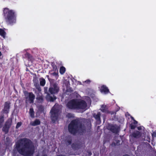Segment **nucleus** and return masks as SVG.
<instances>
[{
  "label": "nucleus",
  "instance_id": "c756f323",
  "mask_svg": "<svg viewBox=\"0 0 156 156\" xmlns=\"http://www.w3.org/2000/svg\"><path fill=\"white\" fill-rule=\"evenodd\" d=\"M90 80H87L85 81L84 82L87 83H89L90 82Z\"/></svg>",
  "mask_w": 156,
  "mask_h": 156
},
{
  "label": "nucleus",
  "instance_id": "7c9ffc66",
  "mask_svg": "<svg viewBox=\"0 0 156 156\" xmlns=\"http://www.w3.org/2000/svg\"><path fill=\"white\" fill-rule=\"evenodd\" d=\"M138 129L139 130H140L141 129L140 127H139L138 128Z\"/></svg>",
  "mask_w": 156,
  "mask_h": 156
},
{
  "label": "nucleus",
  "instance_id": "412c9836",
  "mask_svg": "<svg viewBox=\"0 0 156 156\" xmlns=\"http://www.w3.org/2000/svg\"><path fill=\"white\" fill-rule=\"evenodd\" d=\"M4 121V117L3 116L0 118V128L2 126V124Z\"/></svg>",
  "mask_w": 156,
  "mask_h": 156
},
{
  "label": "nucleus",
  "instance_id": "a878e982",
  "mask_svg": "<svg viewBox=\"0 0 156 156\" xmlns=\"http://www.w3.org/2000/svg\"><path fill=\"white\" fill-rule=\"evenodd\" d=\"M71 141L70 140H68L67 142H66V144L67 145H69L71 144Z\"/></svg>",
  "mask_w": 156,
  "mask_h": 156
},
{
  "label": "nucleus",
  "instance_id": "423d86ee",
  "mask_svg": "<svg viewBox=\"0 0 156 156\" xmlns=\"http://www.w3.org/2000/svg\"><path fill=\"white\" fill-rule=\"evenodd\" d=\"M59 90V88L56 83H51L49 91L51 94L57 93Z\"/></svg>",
  "mask_w": 156,
  "mask_h": 156
},
{
  "label": "nucleus",
  "instance_id": "b1692460",
  "mask_svg": "<svg viewBox=\"0 0 156 156\" xmlns=\"http://www.w3.org/2000/svg\"><path fill=\"white\" fill-rule=\"evenodd\" d=\"M67 117L69 118H71L72 117H73V114H70V113H68L67 115Z\"/></svg>",
  "mask_w": 156,
  "mask_h": 156
},
{
  "label": "nucleus",
  "instance_id": "aec40b11",
  "mask_svg": "<svg viewBox=\"0 0 156 156\" xmlns=\"http://www.w3.org/2000/svg\"><path fill=\"white\" fill-rule=\"evenodd\" d=\"M65 71V68L63 67H61L60 69V72L61 74H63Z\"/></svg>",
  "mask_w": 156,
  "mask_h": 156
},
{
  "label": "nucleus",
  "instance_id": "f257e3e1",
  "mask_svg": "<svg viewBox=\"0 0 156 156\" xmlns=\"http://www.w3.org/2000/svg\"><path fill=\"white\" fill-rule=\"evenodd\" d=\"M16 147L19 153L24 155H31L34 151L33 144L30 140L27 139L19 140L16 143Z\"/></svg>",
  "mask_w": 156,
  "mask_h": 156
},
{
  "label": "nucleus",
  "instance_id": "cd10ccee",
  "mask_svg": "<svg viewBox=\"0 0 156 156\" xmlns=\"http://www.w3.org/2000/svg\"><path fill=\"white\" fill-rule=\"evenodd\" d=\"M119 141H118L116 143V144H115V142L114 143V145H118L119 144Z\"/></svg>",
  "mask_w": 156,
  "mask_h": 156
},
{
  "label": "nucleus",
  "instance_id": "6e6552de",
  "mask_svg": "<svg viewBox=\"0 0 156 156\" xmlns=\"http://www.w3.org/2000/svg\"><path fill=\"white\" fill-rule=\"evenodd\" d=\"M12 122V119H9L6 122L5 126L3 127L2 129L3 131H4L6 133L8 132L9 129L11 125Z\"/></svg>",
  "mask_w": 156,
  "mask_h": 156
},
{
  "label": "nucleus",
  "instance_id": "7ed1b4c3",
  "mask_svg": "<svg viewBox=\"0 0 156 156\" xmlns=\"http://www.w3.org/2000/svg\"><path fill=\"white\" fill-rule=\"evenodd\" d=\"M87 105L84 101L81 100L73 99L69 101L67 106L70 109H86Z\"/></svg>",
  "mask_w": 156,
  "mask_h": 156
},
{
  "label": "nucleus",
  "instance_id": "ddd939ff",
  "mask_svg": "<svg viewBox=\"0 0 156 156\" xmlns=\"http://www.w3.org/2000/svg\"><path fill=\"white\" fill-rule=\"evenodd\" d=\"M0 35L4 38L5 37L6 32L4 30L1 28H0Z\"/></svg>",
  "mask_w": 156,
  "mask_h": 156
},
{
  "label": "nucleus",
  "instance_id": "1a4fd4ad",
  "mask_svg": "<svg viewBox=\"0 0 156 156\" xmlns=\"http://www.w3.org/2000/svg\"><path fill=\"white\" fill-rule=\"evenodd\" d=\"M36 88L38 90L39 92L37 94V97L36 99L39 102H41L43 101V98L42 94L40 92V91L41 90V88L38 85L36 87Z\"/></svg>",
  "mask_w": 156,
  "mask_h": 156
},
{
  "label": "nucleus",
  "instance_id": "39448f33",
  "mask_svg": "<svg viewBox=\"0 0 156 156\" xmlns=\"http://www.w3.org/2000/svg\"><path fill=\"white\" fill-rule=\"evenodd\" d=\"M58 104H55L52 108L51 111V118L52 122L54 123L57 119V116L58 115Z\"/></svg>",
  "mask_w": 156,
  "mask_h": 156
},
{
  "label": "nucleus",
  "instance_id": "c85d7f7f",
  "mask_svg": "<svg viewBox=\"0 0 156 156\" xmlns=\"http://www.w3.org/2000/svg\"><path fill=\"white\" fill-rule=\"evenodd\" d=\"M152 135L153 136H154V137H156V132H153L152 134Z\"/></svg>",
  "mask_w": 156,
  "mask_h": 156
},
{
  "label": "nucleus",
  "instance_id": "2f4dec72",
  "mask_svg": "<svg viewBox=\"0 0 156 156\" xmlns=\"http://www.w3.org/2000/svg\"><path fill=\"white\" fill-rule=\"evenodd\" d=\"M1 55H2V53H1V51H0V56H1Z\"/></svg>",
  "mask_w": 156,
  "mask_h": 156
},
{
  "label": "nucleus",
  "instance_id": "f8f14e48",
  "mask_svg": "<svg viewBox=\"0 0 156 156\" xmlns=\"http://www.w3.org/2000/svg\"><path fill=\"white\" fill-rule=\"evenodd\" d=\"M100 91L101 92H103L105 94L108 93L109 91V90L107 88L104 86H103L101 87L100 89Z\"/></svg>",
  "mask_w": 156,
  "mask_h": 156
},
{
  "label": "nucleus",
  "instance_id": "6ab92c4d",
  "mask_svg": "<svg viewBox=\"0 0 156 156\" xmlns=\"http://www.w3.org/2000/svg\"><path fill=\"white\" fill-rule=\"evenodd\" d=\"M100 113H98L97 115L94 114V116L96 119L99 120L100 119Z\"/></svg>",
  "mask_w": 156,
  "mask_h": 156
},
{
  "label": "nucleus",
  "instance_id": "bb28decb",
  "mask_svg": "<svg viewBox=\"0 0 156 156\" xmlns=\"http://www.w3.org/2000/svg\"><path fill=\"white\" fill-rule=\"evenodd\" d=\"M136 126L134 125H131V129H134L135 128Z\"/></svg>",
  "mask_w": 156,
  "mask_h": 156
},
{
  "label": "nucleus",
  "instance_id": "9d476101",
  "mask_svg": "<svg viewBox=\"0 0 156 156\" xmlns=\"http://www.w3.org/2000/svg\"><path fill=\"white\" fill-rule=\"evenodd\" d=\"M9 103L8 102H5L4 108L3 111V113H8L9 112Z\"/></svg>",
  "mask_w": 156,
  "mask_h": 156
},
{
  "label": "nucleus",
  "instance_id": "dca6fc26",
  "mask_svg": "<svg viewBox=\"0 0 156 156\" xmlns=\"http://www.w3.org/2000/svg\"><path fill=\"white\" fill-rule=\"evenodd\" d=\"M107 108L106 106L105 105H102L100 108L101 110L103 112H105L106 111Z\"/></svg>",
  "mask_w": 156,
  "mask_h": 156
},
{
  "label": "nucleus",
  "instance_id": "f03ea898",
  "mask_svg": "<svg viewBox=\"0 0 156 156\" xmlns=\"http://www.w3.org/2000/svg\"><path fill=\"white\" fill-rule=\"evenodd\" d=\"M3 16L6 22L8 24L12 25L16 23V16L15 12L5 8L3 10Z\"/></svg>",
  "mask_w": 156,
  "mask_h": 156
},
{
  "label": "nucleus",
  "instance_id": "4468645a",
  "mask_svg": "<svg viewBox=\"0 0 156 156\" xmlns=\"http://www.w3.org/2000/svg\"><path fill=\"white\" fill-rule=\"evenodd\" d=\"M40 121L39 120L36 119L34 122H31L30 124L33 126H35L40 124Z\"/></svg>",
  "mask_w": 156,
  "mask_h": 156
},
{
  "label": "nucleus",
  "instance_id": "473e14b6",
  "mask_svg": "<svg viewBox=\"0 0 156 156\" xmlns=\"http://www.w3.org/2000/svg\"><path fill=\"white\" fill-rule=\"evenodd\" d=\"M43 156H47V155H44Z\"/></svg>",
  "mask_w": 156,
  "mask_h": 156
},
{
  "label": "nucleus",
  "instance_id": "20e7f679",
  "mask_svg": "<svg viewBox=\"0 0 156 156\" xmlns=\"http://www.w3.org/2000/svg\"><path fill=\"white\" fill-rule=\"evenodd\" d=\"M85 130L84 125L78 124L76 121H72L69 126V131L71 133L74 134L77 132L82 133Z\"/></svg>",
  "mask_w": 156,
  "mask_h": 156
},
{
  "label": "nucleus",
  "instance_id": "9b49d317",
  "mask_svg": "<svg viewBox=\"0 0 156 156\" xmlns=\"http://www.w3.org/2000/svg\"><path fill=\"white\" fill-rule=\"evenodd\" d=\"M46 98L48 100L51 101H53L56 98V97L54 96L51 97L49 94H48L46 96Z\"/></svg>",
  "mask_w": 156,
  "mask_h": 156
},
{
  "label": "nucleus",
  "instance_id": "5701e85b",
  "mask_svg": "<svg viewBox=\"0 0 156 156\" xmlns=\"http://www.w3.org/2000/svg\"><path fill=\"white\" fill-rule=\"evenodd\" d=\"M21 124L22 123L21 122H18L16 126V128L18 129L19 128L21 125Z\"/></svg>",
  "mask_w": 156,
  "mask_h": 156
},
{
  "label": "nucleus",
  "instance_id": "a211bd4d",
  "mask_svg": "<svg viewBox=\"0 0 156 156\" xmlns=\"http://www.w3.org/2000/svg\"><path fill=\"white\" fill-rule=\"evenodd\" d=\"M45 83V81L44 79H40V83L41 86H44Z\"/></svg>",
  "mask_w": 156,
  "mask_h": 156
},
{
  "label": "nucleus",
  "instance_id": "f3484780",
  "mask_svg": "<svg viewBox=\"0 0 156 156\" xmlns=\"http://www.w3.org/2000/svg\"><path fill=\"white\" fill-rule=\"evenodd\" d=\"M29 113L30 116L32 117H33L34 115V112L32 108H30V109Z\"/></svg>",
  "mask_w": 156,
  "mask_h": 156
},
{
  "label": "nucleus",
  "instance_id": "0eeeda50",
  "mask_svg": "<svg viewBox=\"0 0 156 156\" xmlns=\"http://www.w3.org/2000/svg\"><path fill=\"white\" fill-rule=\"evenodd\" d=\"M35 98V96L32 93H27L26 94V99L27 103H33Z\"/></svg>",
  "mask_w": 156,
  "mask_h": 156
},
{
  "label": "nucleus",
  "instance_id": "4be33fe9",
  "mask_svg": "<svg viewBox=\"0 0 156 156\" xmlns=\"http://www.w3.org/2000/svg\"><path fill=\"white\" fill-rule=\"evenodd\" d=\"M111 130L114 133H117V129L116 128H115V127L114 126H112V128H111Z\"/></svg>",
  "mask_w": 156,
  "mask_h": 156
},
{
  "label": "nucleus",
  "instance_id": "393cba45",
  "mask_svg": "<svg viewBox=\"0 0 156 156\" xmlns=\"http://www.w3.org/2000/svg\"><path fill=\"white\" fill-rule=\"evenodd\" d=\"M27 55H28V57L29 58V59L30 60L32 61L33 60V58L32 56L30 55L27 54Z\"/></svg>",
  "mask_w": 156,
  "mask_h": 156
},
{
  "label": "nucleus",
  "instance_id": "2eb2a0df",
  "mask_svg": "<svg viewBox=\"0 0 156 156\" xmlns=\"http://www.w3.org/2000/svg\"><path fill=\"white\" fill-rule=\"evenodd\" d=\"M132 136L135 138H138L140 136V133L139 131H137L136 133L133 134Z\"/></svg>",
  "mask_w": 156,
  "mask_h": 156
}]
</instances>
